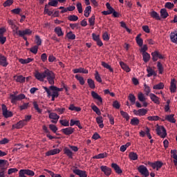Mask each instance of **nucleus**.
Here are the masks:
<instances>
[{
	"mask_svg": "<svg viewBox=\"0 0 177 177\" xmlns=\"http://www.w3.org/2000/svg\"><path fill=\"white\" fill-rule=\"evenodd\" d=\"M13 35H19L24 39V41H27V37L26 35H31L32 34V30L29 28H26L24 30H19V27L15 29H12Z\"/></svg>",
	"mask_w": 177,
	"mask_h": 177,
	"instance_id": "nucleus-1",
	"label": "nucleus"
},
{
	"mask_svg": "<svg viewBox=\"0 0 177 177\" xmlns=\"http://www.w3.org/2000/svg\"><path fill=\"white\" fill-rule=\"evenodd\" d=\"M157 128H156V133L158 135V136H160L162 139L164 138H166L167 136V130L165 129V127L164 126H159L157 124Z\"/></svg>",
	"mask_w": 177,
	"mask_h": 177,
	"instance_id": "nucleus-2",
	"label": "nucleus"
},
{
	"mask_svg": "<svg viewBox=\"0 0 177 177\" xmlns=\"http://www.w3.org/2000/svg\"><path fill=\"white\" fill-rule=\"evenodd\" d=\"M138 171L145 177L149 176L150 175V173L149 172V170L147 169V167H146L145 165H140L138 167Z\"/></svg>",
	"mask_w": 177,
	"mask_h": 177,
	"instance_id": "nucleus-3",
	"label": "nucleus"
},
{
	"mask_svg": "<svg viewBox=\"0 0 177 177\" xmlns=\"http://www.w3.org/2000/svg\"><path fill=\"white\" fill-rule=\"evenodd\" d=\"M148 165L151 167L153 169H156V171H158L162 165H164V163L161 161H156L155 162H148Z\"/></svg>",
	"mask_w": 177,
	"mask_h": 177,
	"instance_id": "nucleus-4",
	"label": "nucleus"
},
{
	"mask_svg": "<svg viewBox=\"0 0 177 177\" xmlns=\"http://www.w3.org/2000/svg\"><path fill=\"white\" fill-rule=\"evenodd\" d=\"M1 107L3 115L5 117V118H9V117L13 116V113H12V111H8V107L6 105L2 104Z\"/></svg>",
	"mask_w": 177,
	"mask_h": 177,
	"instance_id": "nucleus-5",
	"label": "nucleus"
},
{
	"mask_svg": "<svg viewBox=\"0 0 177 177\" xmlns=\"http://www.w3.org/2000/svg\"><path fill=\"white\" fill-rule=\"evenodd\" d=\"M91 96L96 100H98V102H97V106H102L103 104V98L97 93L95 91H91Z\"/></svg>",
	"mask_w": 177,
	"mask_h": 177,
	"instance_id": "nucleus-6",
	"label": "nucleus"
},
{
	"mask_svg": "<svg viewBox=\"0 0 177 177\" xmlns=\"http://www.w3.org/2000/svg\"><path fill=\"white\" fill-rule=\"evenodd\" d=\"M44 89L47 92V95L48 97H50V96H54L55 97H59V92L57 91H53V94L50 92V88H48L46 86H44Z\"/></svg>",
	"mask_w": 177,
	"mask_h": 177,
	"instance_id": "nucleus-7",
	"label": "nucleus"
},
{
	"mask_svg": "<svg viewBox=\"0 0 177 177\" xmlns=\"http://www.w3.org/2000/svg\"><path fill=\"white\" fill-rule=\"evenodd\" d=\"M48 118L51 120V122H53V124H57V121H59V119L60 118V116H59L56 113H50L48 115Z\"/></svg>",
	"mask_w": 177,
	"mask_h": 177,
	"instance_id": "nucleus-8",
	"label": "nucleus"
},
{
	"mask_svg": "<svg viewBox=\"0 0 177 177\" xmlns=\"http://www.w3.org/2000/svg\"><path fill=\"white\" fill-rule=\"evenodd\" d=\"M175 115H166L165 119H162V121H168L169 122H171L172 124H175L176 122V120H175Z\"/></svg>",
	"mask_w": 177,
	"mask_h": 177,
	"instance_id": "nucleus-9",
	"label": "nucleus"
},
{
	"mask_svg": "<svg viewBox=\"0 0 177 177\" xmlns=\"http://www.w3.org/2000/svg\"><path fill=\"white\" fill-rule=\"evenodd\" d=\"M100 169L106 176H110V175H111V168L108 167L107 166H101Z\"/></svg>",
	"mask_w": 177,
	"mask_h": 177,
	"instance_id": "nucleus-10",
	"label": "nucleus"
},
{
	"mask_svg": "<svg viewBox=\"0 0 177 177\" xmlns=\"http://www.w3.org/2000/svg\"><path fill=\"white\" fill-rule=\"evenodd\" d=\"M35 77L36 80L44 82V79L46 78V75H45V71L43 73L36 72Z\"/></svg>",
	"mask_w": 177,
	"mask_h": 177,
	"instance_id": "nucleus-11",
	"label": "nucleus"
},
{
	"mask_svg": "<svg viewBox=\"0 0 177 177\" xmlns=\"http://www.w3.org/2000/svg\"><path fill=\"white\" fill-rule=\"evenodd\" d=\"M8 64H9V63H8L6 57L0 54V66H2V67H6Z\"/></svg>",
	"mask_w": 177,
	"mask_h": 177,
	"instance_id": "nucleus-12",
	"label": "nucleus"
},
{
	"mask_svg": "<svg viewBox=\"0 0 177 177\" xmlns=\"http://www.w3.org/2000/svg\"><path fill=\"white\" fill-rule=\"evenodd\" d=\"M24 125H26V121L20 120L17 124H13L12 127V129H21V128H23V127H24Z\"/></svg>",
	"mask_w": 177,
	"mask_h": 177,
	"instance_id": "nucleus-13",
	"label": "nucleus"
},
{
	"mask_svg": "<svg viewBox=\"0 0 177 177\" xmlns=\"http://www.w3.org/2000/svg\"><path fill=\"white\" fill-rule=\"evenodd\" d=\"M133 113H134L135 115H146V114H147V109H139L138 111H136V109H134L133 111Z\"/></svg>",
	"mask_w": 177,
	"mask_h": 177,
	"instance_id": "nucleus-14",
	"label": "nucleus"
},
{
	"mask_svg": "<svg viewBox=\"0 0 177 177\" xmlns=\"http://www.w3.org/2000/svg\"><path fill=\"white\" fill-rule=\"evenodd\" d=\"M73 174H75V175H78V176H80V177H87L88 176L86 171H82V170H80V169H74Z\"/></svg>",
	"mask_w": 177,
	"mask_h": 177,
	"instance_id": "nucleus-15",
	"label": "nucleus"
},
{
	"mask_svg": "<svg viewBox=\"0 0 177 177\" xmlns=\"http://www.w3.org/2000/svg\"><path fill=\"white\" fill-rule=\"evenodd\" d=\"M169 89L172 93L176 92V80L171 79Z\"/></svg>",
	"mask_w": 177,
	"mask_h": 177,
	"instance_id": "nucleus-16",
	"label": "nucleus"
},
{
	"mask_svg": "<svg viewBox=\"0 0 177 177\" xmlns=\"http://www.w3.org/2000/svg\"><path fill=\"white\" fill-rule=\"evenodd\" d=\"M61 131L64 135H72V133H74L75 129L73 127H67L66 129H62Z\"/></svg>",
	"mask_w": 177,
	"mask_h": 177,
	"instance_id": "nucleus-17",
	"label": "nucleus"
},
{
	"mask_svg": "<svg viewBox=\"0 0 177 177\" xmlns=\"http://www.w3.org/2000/svg\"><path fill=\"white\" fill-rule=\"evenodd\" d=\"M150 99L156 104H160V98L156 95V94L151 93L149 94Z\"/></svg>",
	"mask_w": 177,
	"mask_h": 177,
	"instance_id": "nucleus-18",
	"label": "nucleus"
},
{
	"mask_svg": "<svg viewBox=\"0 0 177 177\" xmlns=\"http://www.w3.org/2000/svg\"><path fill=\"white\" fill-rule=\"evenodd\" d=\"M111 167L113 168L116 174H122V169H121V168L120 167V166H118V165H117V163H112Z\"/></svg>",
	"mask_w": 177,
	"mask_h": 177,
	"instance_id": "nucleus-19",
	"label": "nucleus"
},
{
	"mask_svg": "<svg viewBox=\"0 0 177 177\" xmlns=\"http://www.w3.org/2000/svg\"><path fill=\"white\" fill-rule=\"evenodd\" d=\"M170 39L171 42H174V44H177V30H174V32H171Z\"/></svg>",
	"mask_w": 177,
	"mask_h": 177,
	"instance_id": "nucleus-20",
	"label": "nucleus"
},
{
	"mask_svg": "<svg viewBox=\"0 0 177 177\" xmlns=\"http://www.w3.org/2000/svg\"><path fill=\"white\" fill-rule=\"evenodd\" d=\"M59 153H60V150L59 149H51L50 151H48L46 153V156H55V154H59Z\"/></svg>",
	"mask_w": 177,
	"mask_h": 177,
	"instance_id": "nucleus-21",
	"label": "nucleus"
},
{
	"mask_svg": "<svg viewBox=\"0 0 177 177\" xmlns=\"http://www.w3.org/2000/svg\"><path fill=\"white\" fill-rule=\"evenodd\" d=\"M73 125H76V127H78L80 129H82V126H81V122H80V120H74L71 119L70 122V127H73Z\"/></svg>",
	"mask_w": 177,
	"mask_h": 177,
	"instance_id": "nucleus-22",
	"label": "nucleus"
},
{
	"mask_svg": "<svg viewBox=\"0 0 177 177\" xmlns=\"http://www.w3.org/2000/svg\"><path fill=\"white\" fill-rule=\"evenodd\" d=\"M160 17H162V19H167V17L169 16V14H168V11H167V9L165 8L160 9Z\"/></svg>",
	"mask_w": 177,
	"mask_h": 177,
	"instance_id": "nucleus-23",
	"label": "nucleus"
},
{
	"mask_svg": "<svg viewBox=\"0 0 177 177\" xmlns=\"http://www.w3.org/2000/svg\"><path fill=\"white\" fill-rule=\"evenodd\" d=\"M14 80H15L16 82H20V84L26 82V77L23 75L14 76Z\"/></svg>",
	"mask_w": 177,
	"mask_h": 177,
	"instance_id": "nucleus-24",
	"label": "nucleus"
},
{
	"mask_svg": "<svg viewBox=\"0 0 177 177\" xmlns=\"http://www.w3.org/2000/svg\"><path fill=\"white\" fill-rule=\"evenodd\" d=\"M45 75H46V78H53L54 77H56L55 75V73L52 71H50L49 69H46L45 70Z\"/></svg>",
	"mask_w": 177,
	"mask_h": 177,
	"instance_id": "nucleus-25",
	"label": "nucleus"
},
{
	"mask_svg": "<svg viewBox=\"0 0 177 177\" xmlns=\"http://www.w3.org/2000/svg\"><path fill=\"white\" fill-rule=\"evenodd\" d=\"M140 37H142V35L140 33L136 37V41L137 42V45L141 47V46H143V39L140 38Z\"/></svg>",
	"mask_w": 177,
	"mask_h": 177,
	"instance_id": "nucleus-26",
	"label": "nucleus"
},
{
	"mask_svg": "<svg viewBox=\"0 0 177 177\" xmlns=\"http://www.w3.org/2000/svg\"><path fill=\"white\" fill-rule=\"evenodd\" d=\"M147 71L148 73L147 75V77H152V75H153V77H157V73L154 70H153V68H151V67H148Z\"/></svg>",
	"mask_w": 177,
	"mask_h": 177,
	"instance_id": "nucleus-27",
	"label": "nucleus"
},
{
	"mask_svg": "<svg viewBox=\"0 0 177 177\" xmlns=\"http://www.w3.org/2000/svg\"><path fill=\"white\" fill-rule=\"evenodd\" d=\"M73 73L75 74H77L78 73H82V74H88V70L84 68H79L73 69Z\"/></svg>",
	"mask_w": 177,
	"mask_h": 177,
	"instance_id": "nucleus-28",
	"label": "nucleus"
},
{
	"mask_svg": "<svg viewBox=\"0 0 177 177\" xmlns=\"http://www.w3.org/2000/svg\"><path fill=\"white\" fill-rule=\"evenodd\" d=\"M120 67L122 68V70L126 71V73H129V71H131V68H129V66H128V65H127L123 62H120Z\"/></svg>",
	"mask_w": 177,
	"mask_h": 177,
	"instance_id": "nucleus-29",
	"label": "nucleus"
},
{
	"mask_svg": "<svg viewBox=\"0 0 177 177\" xmlns=\"http://www.w3.org/2000/svg\"><path fill=\"white\" fill-rule=\"evenodd\" d=\"M19 63H21V64H28V63H31V62H34V59L32 58H28L26 59H19Z\"/></svg>",
	"mask_w": 177,
	"mask_h": 177,
	"instance_id": "nucleus-30",
	"label": "nucleus"
},
{
	"mask_svg": "<svg viewBox=\"0 0 177 177\" xmlns=\"http://www.w3.org/2000/svg\"><path fill=\"white\" fill-rule=\"evenodd\" d=\"M150 16L153 19H155L156 20H161V17H160V15L157 13L156 11H152L150 12Z\"/></svg>",
	"mask_w": 177,
	"mask_h": 177,
	"instance_id": "nucleus-31",
	"label": "nucleus"
},
{
	"mask_svg": "<svg viewBox=\"0 0 177 177\" xmlns=\"http://www.w3.org/2000/svg\"><path fill=\"white\" fill-rule=\"evenodd\" d=\"M176 153H177V151H176V149L171 151V153L172 154L171 157H173V158H174V160H173V162H174V164L176 167H177V155H176Z\"/></svg>",
	"mask_w": 177,
	"mask_h": 177,
	"instance_id": "nucleus-32",
	"label": "nucleus"
},
{
	"mask_svg": "<svg viewBox=\"0 0 177 177\" xmlns=\"http://www.w3.org/2000/svg\"><path fill=\"white\" fill-rule=\"evenodd\" d=\"M64 153L68 157V158H73V151L70 150L68 148L65 147L64 149Z\"/></svg>",
	"mask_w": 177,
	"mask_h": 177,
	"instance_id": "nucleus-33",
	"label": "nucleus"
},
{
	"mask_svg": "<svg viewBox=\"0 0 177 177\" xmlns=\"http://www.w3.org/2000/svg\"><path fill=\"white\" fill-rule=\"evenodd\" d=\"M96 122L99 124L100 128H104V124H103V118L102 116L96 118Z\"/></svg>",
	"mask_w": 177,
	"mask_h": 177,
	"instance_id": "nucleus-34",
	"label": "nucleus"
},
{
	"mask_svg": "<svg viewBox=\"0 0 177 177\" xmlns=\"http://www.w3.org/2000/svg\"><path fill=\"white\" fill-rule=\"evenodd\" d=\"M54 31L58 37H63L64 35V33H63V31L62 30V28L60 27H56Z\"/></svg>",
	"mask_w": 177,
	"mask_h": 177,
	"instance_id": "nucleus-35",
	"label": "nucleus"
},
{
	"mask_svg": "<svg viewBox=\"0 0 177 177\" xmlns=\"http://www.w3.org/2000/svg\"><path fill=\"white\" fill-rule=\"evenodd\" d=\"M102 66L104 68H106L107 70H109L111 73H114V70L113 68H111V66H110L109 64L106 63L105 62H102Z\"/></svg>",
	"mask_w": 177,
	"mask_h": 177,
	"instance_id": "nucleus-36",
	"label": "nucleus"
},
{
	"mask_svg": "<svg viewBox=\"0 0 177 177\" xmlns=\"http://www.w3.org/2000/svg\"><path fill=\"white\" fill-rule=\"evenodd\" d=\"M91 12H92V7H91V6H88L84 10L85 17H89V15H91Z\"/></svg>",
	"mask_w": 177,
	"mask_h": 177,
	"instance_id": "nucleus-37",
	"label": "nucleus"
},
{
	"mask_svg": "<svg viewBox=\"0 0 177 177\" xmlns=\"http://www.w3.org/2000/svg\"><path fill=\"white\" fill-rule=\"evenodd\" d=\"M129 158L133 161H136V160H138V153L135 152H130L129 154Z\"/></svg>",
	"mask_w": 177,
	"mask_h": 177,
	"instance_id": "nucleus-38",
	"label": "nucleus"
},
{
	"mask_svg": "<svg viewBox=\"0 0 177 177\" xmlns=\"http://www.w3.org/2000/svg\"><path fill=\"white\" fill-rule=\"evenodd\" d=\"M87 84L89 86V88H91V89H95V81H93V80L88 79L87 80Z\"/></svg>",
	"mask_w": 177,
	"mask_h": 177,
	"instance_id": "nucleus-39",
	"label": "nucleus"
},
{
	"mask_svg": "<svg viewBox=\"0 0 177 177\" xmlns=\"http://www.w3.org/2000/svg\"><path fill=\"white\" fill-rule=\"evenodd\" d=\"M8 163V160L0 159V169H6V164Z\"/></svg>",
	"mask_w": 177,
	"mask_h": 177,
	"instance_id": "nucleus-40",
	"label": "nucleus"
},
{
	"mask_svg": "<svg viewBox=\"0 0 177 177\" xmlns=\"http://www.w3.org/2000/svg\"><path fill=\"white\" fill-rule=\"evenodd\" d=\"M76 80H77V81H79L80 85H85V80H84V77H82L80 75H76L75 76Z\"/></svg>",
	"mask_w": 177,
	"mask_h": 177,
	"instance_id": "nucleus-41",
	"label": "nucleus"
},
{
	"mask_svg": "<svg viewBox=\"0 0 177 177\" xmlns=\"http://www.w3.org/2000/svg\"><path fill=\"white\" fill-rule=\"evenodd\" d=\"M142 57H143V61L145 63H147L149 60H150V54L148 53H142Z\"/></svg>",
	"mask_w": 177,
	"mask_h": 177,
	"instance_id": "nucleus-42",
	"label": "nucleus"
},
{
	"mask_svg": "<svg viewBox=\"0 0 177 177\" xmlns=\"http://www.w3.org/2000/svg\"><path fill=\"white\" fill-rule=\"evenodd\" d=\"M10 99L11 100V103L16 104L17 100H19L18 96L15 95V94H10Z\"/></svg>",
	"mask_w": 177,
	"mask_h": 177,
	"instance_id": "nucleus-43",
	"label": "nucleus"
},
{
	"mask_svg": "<svg viewBox=\"0 0 177 177\" xmlns=\"http://www.w3.org/2000/svg\"><path fill=\"white\" fill-rule=\"evenodd\" d=\"M140 122V120H139L138 118H133L131 120L130 124L131 125L137 126Z\"/></svg>",
	"mask_w": 177,
	"mask_h": 177,
	"instance_id": "nucleus-44",
	"label": "nucleus"
},
{
	"mask_svg": "<svg viewBox=\"0 0 177 177\" xmlns=\"http://www.w3.org/2000/svg\"><path fill=\"white\" fill-rule=\"evenodd\" d=\"M128 99L131 102V104H135L136 102V97L133 94H129L128 96Z\"/></svg>",
	"mask_w": 177,
	"mask_h": 177,
	"instance_id": "nucleus-45",
	"label": "nucleus"
},
{
	"mask_svg": "<svg viewBox=\"0 0 177 177\" xmlns=\"http://www.w3.org/2000/svg\"><path fill=\"white\" fill-rule=\"evenodd\" d=\"M44 171H45V172H48V174H49V175H50L51 177H62V175L55 174L53 171L48 170L46 169H44Z\"/></svg>",
	"mask_w": 177,
	"mask_h": 177,
	"instance_id": "nucleus-46",
	"label": "nucleus"
},
{
	"mask_svg": "<svg viewBox=\"0 0 177 177\" xmlns=\"http://www.w3.org/2000/svg\"><path fill=\"white\" fill-rule=\"evenodd\" d=\"M68 110H71V111H81V107H77L74 106V104H71L68 107Z\"/></svg>",
	"mask_w": 177,
	"mask_h": 177,
	"instance_id": "nucleus-47",
	"label": "nucleus"
},
{
	"mask_svg": "<svg viewBox=\"0 0 177 177\" xmlns=\"http://www.w3.org/2000/svg\"><path fill=\"white\" fill-rule=\"evenodd\" d=\"M107 157V153H99L97 156H95L93 157L94 159H100V158H104Z\"/></svg>",
	"mask_w": 177,
	"mask_h": 177,
	"instance_id": "nucleus-48",
	"label": "nucleus"
},
{
	"mask_svg": "<svg viewBox=\"0 0 177 177\" xmlns=\"http://www.w3.org/2000/svg\"><path fill=\"white\" fill-rule=\"evenodd\" d=\"M153 62H157L158 60V51H154L151 53Z\"/></svg>",
	"mask_w": 177,
	"mask_h": 177,
	"instance_id": "nucleus-49",
	"label": "nucleus"
},
{
	"mask_svg": "<svg viewBox=\"0 0 177 177\" xmlns=\"http://www.w3.org/2000/svg\"><path fill=\"white\" fill-rule=\"evenodd\" d=\"M95 79L97 82H100V84H102V77H100V75L99 74V72L97 71H95Z\"/></svg>",
	"mask_w": 177,
	"mask_h": 177,
	"instance_id": "nucleus-50",
	"label": "nucleus"
},
{
	"mask_svg": "<svg viewBox=\"0 0 177 177\" xmlns=\"http://www.w3.org/2000/svg\"><path fill=\"white\" fill-rule=\"evenodd\" d=\"M8 23L9 26H10L12 30H15V28H19V26H16V24H15V21L12 19L8 20Z\"/></svg>",
	"mask_w": 177,
	"mask_h": 177,
	"instance_id": "nucleus-51",
	"label": "nucleus"
},
{
	"mask_svg": "<svg viewBox=\"0 0 177 177\" xmlns=\"http://www.w3.org/2000/svg\"><path fill=\"white\" fill-rule=\"evenodd\" d=\"M157 67L159 71V74H162V73H164V67H162V64H161V62H158Z\"/></svg>",
	"mask_w": 177,
	"mask_h": 177,
	"instance_id": "nucleus-52",
	"label": "nucleus"
},
{
	"mask_svg": "<svg viewBox=\"0 0 177 177\" xmlns=\"http://www.w3.org/2000/svg\"><path fill=\"white\" fill-rule=\"evenodd\" d=\"M59 124H61V125L63 127H70V123L67 120H60Z\"/></svg>",
	"mask_w": 177,
	"mask_h": 177,
	"instance_id": "nucleus-53",
	"label": "nucleus"
},
{
	"mask_svg": "<svg viewBox=\"0 0 177 177\" xmlns=\"http://www.w3.org/2000/svg\"><path fill=\"white\" fill-rule=\"evenodd\" d=\"M153 89H164V83L160 82L159 84L154 85L153 87Z\"/></svg>",
	"mask_w": 177,
	"mask_h": 177,
	"instance_id": "nucleus-54",
	"label": "nucleus"
},
{
	"mask_svg": "<svg viewBox=\"0 0 177 177\" xmlns=\"http://www.w3.org/2000/svg\"><path fill=\"white\" fill-rule=\"evenodd\" d=\"M68 20H69V21H77L78 20V17L75 15H69L68 17Z\"/></svg>",
	"mask_w": 177,
	"mask_h": 177,
	"instance_id": "nucleus-55",
	"label": "nucleus"
},
{
	"mask_svg": "<svg viewBox=\"0 0 177 177\" xmlns=\"http://www.w3.org/2000/svg\"><path fill=\"white\" fill-rule=\"evenodd\" d=\"M147 120H149V121H158L160 120V118L158 117V115L149 116Z\"/></svg>",
	"mask_w": 177,
	"mask_h": 177,
	"instance_id": "nucleus-56",
	"label": "nucleus"
},
{
	"mask_svg": "<svg viewBox=\"0 0 177 177\" xmlns=\"http://www.w3.org/2000/svg\"><path fill=\"white\" fill-rule=\"evenodd\" d=\"M92 110L96 113L97 115H100L102 114V112H100V109L96 106V105H94L91 106Z\"/></svg>",
	"mask_w": 177,
	"mask_h": 177,
	"instance_id": "nucleus-57",
	"label": "nucleus"
},
{
	"mask_svg": "<svg viewBox=\"0 0 177 177\" xmlns=\"http://www.w3.org/2000/svg\"><path fill=\"white\" fill-rule=\"evenodd\" d=\"M25 171L26 175H28V176H34L35 175V173L32 170L30 169H24Z\"/></svg>",
	"mask_w": 177,
	"mask_h": 177,
	"instance_id": "nucleus-58",
	"label": "nucleus"
},
{
	"mask_svg": "<svg viewBox=\"0 0 177 177\" xmlns=\"http://www.w3.org/2000/svg\"><path fill=\"white\" fill-rule=\"evenodd\" d=\"M34 109L39 113V114H41L42 113V109H39V106H38V104L37 102H33Z\"/></svg>",
	"mask_w": 177,
	"mask_h": 177,
	"instance_id": "nucleus-59",
	"label": "nucleus"
},
{
	"mask_svg": "<svg viewBox=\"0 0 177 177\" xmlns=\"http://www.w3.org/2000/svg\"><path fill=\"white\" fill-rule=\"evenodd\" d=\"M138 98L140 102H146V97H145V95L142 93H138Z\"/></svg>",
	"mask_w": 177,
	"mask_h": 177,
	"instance_id": "nucleus-60",
	"label": "nucleus"
},
{
	"mask_svg": "<svg viewBox=\"0 0 177 177\" xmlns=\"http://www.w3.org/2000/svg\"><path fill=\"white\" fill-rule=\"evenodd\" d=\"M51 1L50 2H48V3L47 5H48V6H54L56 7L57 6V3H59V2L57 0H49Z\"/></svg>",
	"mask_w": 177,
	"mask_h": 177,
	"instance_id": "nucleus-61",
	"label": "nucleus"
},
{
	"mask_svg": "<svg viewBox=\"0 0 177 177\" xmlns=\"http://www.w3.org/2000/svg\"><path fill=\"white\" fill-rule=\"evenodd\" d=\"M66 37L68 39H75V35L73 33V32L70 31L66 34Z\"/></svg>",
	"mask_w": 177,
	"mask_h": 177,
	"instance_id": "nucleus-62",
	"label": "nucleus"
},
{
	"mask_svg": "<svg viewBox=\"0 0 177 177\" xmlns=\"http://www.w3.org/2000/svg\"><path fill=\"white\" fill-rule=\"evenodd\" d=\"M49 128L50 129V131H52V132H53L54 133H56V132H57V127H56V125L55 124H49Z\"/></svg>",
	"mask_w": 177,
	"mask_h": 177,
	"instance_id": "nucleus-63",
	"label": "nucleus"
},
{
	"mask_svg": "<svg viewBox=\"0 0 177 177\" xmlns=\"http://www.w3.org/2000/svg\"><path fill=\"white\" fill-rule=\"evenodd\" d=\"M88 22L91 26H95V15H92V17L88 19Z\"/></svg>",
	"mask_w": 177,
	"mask_h": 177,
	"instance_id": "nucleus-64",
	"label": "nucleus"
}]
</instances>
